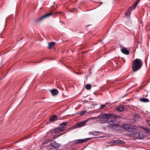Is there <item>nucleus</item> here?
<instances>
[{
	"label": "nucleus",
	"instance_id": "22",
	"mask_svg": "<svg viewBox=\"0 0 150 150\" xmlns=\"http://www.w3.org/2000/svg\"><path fill=\"white\" fill-rule=\"evenodd\" d=\"M134 116L135 117L137 118H139V116L138 114H135L134 115Z\"/></svg>",
	"mask_w": 150,
	"mask_h": 150
},
{
	"label": "nucleus",
	"instance_id": "25",
	"mask_svg": "<svg viewBox=\"0 0 150 150\" xmlns=\"http://www.w3.org/2000/svg\"><path fill=\"white\" fill-rule=\"evenodd\" d=\"M146 122L147 124L150 126V120H147Z\"/></svg>",
	"mask_w": 150,
	"mask_h": 150
},
{
	"label": "nucleus",
	"instance_id": "5",
	"mask_svg": "<svg viewBox=\"0 0 150 150\" xmlns=\"http://www.w3.org/2000/svg\"><path fill=\"white\" fill-rule=\"evenodd\" d=\"M91 139L92 138H88L86 139H76L74 140L72 142H71L73 144H78L86 142Z\"/></svg>",
	"mask_w": 150,
	"mask_h": 150
},
{
	"label": "nucleus",
	"instance_id": "10",
	"mask_svg": "<svg viewBox=\"0 0 150 150\" xmlns=\"http://www.w3.org/2000/svg\"><path fill=\"white\" fill-rule=\"evenodd\" d=\"M52 14V13H49L48 14H46L43 16H42L40 18H39L38 19L36 20V22L37 23H38L40 21H41L42 20L44 19L45 18H47V17L50 16H51Z\"/></svg>",
	"mask_w": 150,
	"mask_h": 150
},
{
	"label": "nucleus",
	"instance_id": "4",
	"mask_svg": "<svg viewBox=\"0 0 150 150\" xmlns=\"http://www.w3.org/2000/svg\"><path fill=\"white\" fill-rule=\"evenodd\" d=\"M67 123L66 122L61 123L60 125V127L56 129L55 130L52 131L51 132V133L53 134L57 132H60L63 131L64 130V127L67 125Z\"/></svg>",
	"mask_w": 150,
	"mask_h": 150
},
{
	"label": "nucleus",
	"instance_id": "21",
	"mask_svg": "<svg viewBox=\"0 0 150 150\" xmlns=\"http://www.w3.org/2000/svg\"><path fill=\"white\" fill-rule=\"evenodd\" d=\"M86 88L87 89H90L91 88V86L90 84H87L86 85Z\"/></svg>",
	"mask_w": 150,
	"mask_h": 150
},
{
	"label": "nucleus",
	"instance_id": "13",
	"mask_svg": "<svg viewBox=\"0 0 150 150\" xmlns=\"http://www.w3.org/2000/svg\"><path fill=\"white\" fill-rule=\"evenodd\" d=\"M121 52L123 54L128 55L129 54V51L125 48H123L121 50Z\"/></svg>",
	"mask_w": 150,
	"mask_h": 150
},
{
	"label": "nucleus",
	"instance_id": "31",
	"mask_svg": "<svg viewBox=\"0 0 150 150\" xmlns=\"http://www.w3.org/2000/svg\"><path fill=\"white\" fill-rule=\"evenodd\" d=\"M101 4H102V3H102V2H101Z\"/></svg>",
	"mask_w": 150,
	"mask_h": 150
},
{
	"label": "nucleus",
	"instance_id": "30",
	"mask_svg": "<svg viewBox=\"0 0 150 150\" xmlns=\"http://www.w3.org/2000/svg\"><path fill=\"white\" fill-rule=\"evenodd\" d=\"M105 88V87L104 86V88Z\"/></svg>",
	"mask_w": 150,
	"mask_h": 150
},
{
	"label": "nucleus",
	"instance_id": "11",
	"mask_svg": "<svg viewBox=\"0 0 150 150\" xmlns=\"http://www.w3.org/2000/svg\"><path fill=\"white\" fill-rule=\"evenodd\" d=\"M140 128L142 129L144 131V132L148 135H150V129L146 127L142 126L140 127Z\"/></svg>",
	"mask_w": 150,
	"mask_h": 150
},
{
	"label": "nucleus",
	"instance_id": "6",
	"mask_svg": "<svg viewBox=\"0 0 150 150\" xmlns=\"http://www.w3.org/2000/svg\"><path fill=\"white\" fill-rule=\"evenodd\" d=\"M123 128L126 130H129L130 129H137V127L135 126H132V125L125 124L123 126Z\"/></svg>",
	"mask_w": 150,
	"mask_h": 150
},
{
	"label": "nucleus",
	"instance_id": "20",
	"mask_svg": "<svg viewBox=\"0 0 150 150\" xmlns=\"http://www.w3.org/2000/svg\"><path fill=\"white\" fill-rule=\"evenodd\" d=\"M55 44V42H51L48 44V47L49 49L51 48Z\"/></svg>",
	"mask_w": 150,
	"mask_h": 150
},
{
	"label": "nucleus",
	"instance_id": "27",
	"mask_svg": "<svg viewBox=\"0 0 150 150\" xmlns=\"http://www.w3.org/2000/svg\"><path fill=\"white\" fill-rule=\"evenodd\" d=\"M108 103H105V104H104L103 105V106H104V108L105 106L107 104H108Z\"/></svg>",
	"mask_w": 150,
	"mask_h": 150
},
{
	"label": "nucleus",
	"instance_id": "18",
	"mask_svg": "<svg viewBox=\"0 0 150 150\" xmlns=\"http://www.w3.org/2000/svg\"><path fill=\"white\" fill-rule=\"evenodd\" d=\"M140 100L141 101L143 102H149V100L148 99V98H140Z\"/></svg>",
	"mask_w": 150,
	"mask_h": 150
},
{
	"label": "nucleus",
	"instance_id": "1",
	"mask_svg": "<svg viewBox=\"0 0 150 150\" xmlns=\"http://www.w3.org/2000/svg\"><path fill=\"white\" fill-rule=\"evenodd\" d=\"M104 123L107 122L109 125V127L117 130H120L121 128L118 122L116 120V116L110 114L104 113Z\"/></svg>",
	"mask_w": 150,
	"mask_h": 150
},
{
	"label": "nucleus",
	"instance_id": "28",
	"mask_svg": "<svg viewBox=\"0 0 150 150\" xmlns=\"http://www.w3.org/2000/svg\"><path fill=\"white\" fill-rule=\"evenodd\" d=\"M81 73H76V74H81Z\"/></svg>",
	"mask_w": 150,
	"mask_h": 150
},
{
	"label": "nucleus",
	"instance_id": "29",
	"mask_svg": "<svg viewBox=\"0 0 150 150\" xmlns=\"http://www.w3.org/2000/svg\"><path fill=\"white\" fill-rule=\"evenodd\" d=\"M139 0H138L137 1H138V2H139Z\"/></svg>",
	"mask_w": 150,
	"mask_h": 150
},
{
	"label": "nucleus",
	"instance_id": "26",
	"mask_svg": "<svg viewBox=\"0 0 150 150\" xmlns=\"http://www.w3.org/2000/svg\"><path fill=\"white\" fill-rule=\"evenodd\" d=\"M100 108H103V105H101L100 106Z\"/></svg>",
	"mask_w": 150,
	"mask_h": 150
},
{
	"label": "nucleus",
	"instance_id": "24",
	"mask_svg": "<svg viewBox=\"0 0 150 150\" xmlns=\"http://www.w3.org/2000/svg\"><path fill=\"white\" fill-rule=\"evenodd\" d=\"M85 113V111H83L81 112H80V115H81V116H82Z\"/></svg>",
	"mask_w": 150,
	"mask_h": 150
},
{
	"label": "nucleus",
	"instance_id": "19",
	"mask_svg": "<svg viewBox=\"0 0 150 150\" xmlns=\"http://www.w3.org/2000/svg\"><path fill=\"white\" fill-rule=\"evenodd\" d=\"M124 110V107L122 105L120 106L117 109V110L120 112H122Z\"/></svg>",
	"mask_w": 150,
	"mask_h": 150
},
{
	"label": "nucleus",
	"instance_id": "23",
	"mask_svg": "<svg viewBox=\"0 0 150 150\" xmlns=\"http://www.w3.org/2000/svg\"><path fill=\"white\" fill-rule=\"evenodd\" d=\"M125 15L127 16H130V15H129V14L128 13V11L127 10V11L125 13Z\"/></svg>",
	"mask_w": 150,
	"mask_h": 150
},
{
	"label": "nucleus",
	"instance_id": "9",
	"mask_svg": "<svg viewBox=\"0 0 150 150\" xmlns=\"http://www.w3.org/2000/svg\"><path fill=\"white\" fill-rule=\"evenodd\" d=\"M138 4V1H137L134 4L132 5L131 6L127 9L129 15H130L131 12L130 11L135 9L136 7L137 6Z\"/></svg>",
	"mask_w": 150,
	"mask_h": 150
},
{
	"label": "nucleus",
	"instance_id": "7",
	"mask_svg": "<svg viewBox=\"0 0 150 150\" xmlns=\"http://www.w3.org/2000/svg\"><path fill=\"white\" fill-rule=\"evenodd\" d=\"M97 118V121L100 123H103V113H102L100 115H99L98 117H93L91 118H90L89 119H95V118Z\"/></svg>",
	"mask_w": 150,
	"mask_h": 150
},
{
	"label": "nucleus",
	"instance_id": "17",
	"mask_svg": "<svg viewBox=\"0 0 150 150\" xmlns=\"http://www.w3.org/2000/svg\"><path fill=\"white\" fill-rule=\"evenodd\" d=\"M50 120L51 121L54 122L57 120V115H54L52 116L50 118Z\"/></svg>",
	"mask_w": 150,
	"mask_h": 150
},
{
	"label": "nucleus",
	"instance_id": "2",
	"mask_svg": "<svg viewBox=\"0 0 150 150\" xmlns=\"http://www.w3.org/2000/svg\"><path fill=\"white\" fill-rule=\"evenodd\" d=\"M143 62L139 59H135L133 62L132 65V68L134 72H136L140 69L143 65Z\"/></svg>",
	"mask_w": 150,
	"mask_h": 150
},
{
	"label": "nucleus",
	"instance_id": "14",
	"mask_svg": "<svg viewBox=\"0 0 150 150\" xmlns=\"http://www.w3.org/2000/svg\"><path fill=\"white\" fill-rule=\"evenodd\" d=\"M100 132L97 131H93L91 132H89L90 134L93 135H98L100 134Z\"/></svg>",
	"mask_w": 150,
	"mask_h": 150
},
{
	"label": "nucleus",
	"instance_id": "8",
	"mask_svg": "<svg viewBox=\"0 0 150 150\" xmlns=\"http://www.w3.org/2000/svg\"><path fill=\"white\" fill-rule=\"evenodd\" d=\"M88 120H85L79 122L78 123L75 125L74 126V128H78L80 127L84 126L85 125L86 123Z\"/></svg>",
	"mask_w": 150,
	"mask_h": 150
},
{
	"label": "nucleus",
	"instance_id": "12",
	"mask_svg": "<svg viewBox=\"0 0 150 150\" xmlns=\"http://www.w3.org/2000/svg\"><path fill=\"white\" fill-rule=\"evenodd\" d=\"M50 145L51 146V149H52L58 147V144L54 141L52 140L50 142Z\"/></svg>",
	"mask_w": 150,
	"mask_h": 150
},
{
	"label": "nucleus",
	"instance_id": "16",
	"mask_svg": "<svg viewBox=\"0 0 150 150\" xmlns=\"http://www.w3.org/2000/svg\"><path fill=\"white\" fill-rule=\"evenodd\" d=\"M113 143L114 144H124L125 143V142L123 141H122L120 140H114L113 141Z\"/></svg>",
	"mask_w": 150,
	"mask_h": 150
},
{
	"label": "nucleus",
	"instance_id": "15",
	"mask_svg": "<svg viewBox=\"0 0 150 150\" xmlns=\"http://www.w3.org/2000/svg\"><path fill=\"white\" fill-rule=\"evenodd\" d=\"M52 95H55L58 93V91L56 89H53L50 91Z\"/></svg>",
	"mask_w": 150,
	"mask_h": 150
},
{
	"label": "nucleus",
	"instance_id": "3",
	"mask_svg": "<svg viewBox=\"0 0 150 150\" xmlns=\"http://www.w3.org/2000/svg\"><path fill=\"white\" fill-rule=\"evenodd\" d=\"M129 134L138 139H142L144 137V135L142 133L137 132L133 130L130 131Z\"/></svg>",
	"mask_w": 150,
	"mask_h": 150
}]
</instances>
